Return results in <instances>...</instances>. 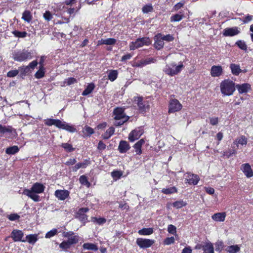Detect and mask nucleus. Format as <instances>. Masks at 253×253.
<instances>
[{
    "label": "nucleus",
    "instance_id": "56",
    "mask_svg": "<svg viewBox=\"0 0 253 253\" xmlns=\"http://www.w3.org/2000/svg\"><path fill=\"white\" fill-rule=\"evenodd\" d=\"M19 73V71L18 70H10L7 73V77L9 78H13L16 76Z\"/></svg>",
    "mask_w": 253,
    "mask_h": 253
},
{
    "label": "nucleus",
    "instance_id": "41",
    "mask_svg": "<svg viewBox=\"0 0 253 253\" xmlns=\"http://www.w3.org/2000/svg\"><path fill=\"white\" fill-rule=\"evenodd\" d=\"M12 131V127L11 126H3L0 124V136H2L6 132L11 133Z\"/></svg>",
    "mask_w": 253,
    "mask_h": 253
},
{
    "label": "nucleus",
    "instance_id": "2",
    "mask_svg": "<svg viewBox=\"0 0 253 253\" xmlns=\"http://www.w3.org/2000/svg\"><path fill=\"white\" fill-rule=\"evenodd\" d=\"M236 84L229 79H224L220 84L221 93L224 96H231L236 90Z\"/></svg>",
    "mask_w": 253,
    "mask_h": 253
},
{
    "label": "nucleus",
    "instance_id": "50",
    "mask_svg": "<svg viewBox=\"0 0 253 253\" xmlns=\"http://www.w3.org/2000/svg\"><path fill=\"white\" fill-rule=\"evenodd\" d=\"M123 175V172L120 170H113L111 172V176L115 180L120 179Z\"/></svg>",
    "mask_w": 253,
    "mask_h": 253
},
{
    "label": "nucleus",
    "instance_id": "20",
    "mask_svg": "<svg viewBox=\"0 0 253 253\" xmlns=\"http://www.w3.org/2000/svg\"><path fill=\"white\" fill-rule=\"evenodd\" d=\"M91 162L90 159H84L82 163H78L72 167V170L74 172L77 171L79 169H85L87 166L90 165Z\"/></svg>",
    "mask_w": 253,
    "mask_h": 253
},
{
    "label": "nucleus",
    "instance_id": "35",
    "mask_svg": "<svg viewBox=\"0 0 253 253\" xmlns=\"http://www.w3.org/2000/svg\"><path fill=\"white\" fill-rule=\"evenodd\" d=\"M203 253H214V248L211 243L210 242L203 246Z\"/></svg>",
    "mask_w": 253,
    "mask_h": 253
},
{
    "label": "nucleus",
    "instance_id": "63",
    "mask_svg": "<svg viewBox=\"0 0 253 253\" xmlns=\"http://www.w3.org/2000/svg\"><path fill=\"white\" fill-rule=\"evenodd\" d=\"M38 62L37 60H33L31 62H30L29 65L27 66L30 70L31 71V70H34L38 65Z\"/></svg>",
    "mask_w": 253,
    "mask_h": 253
},
{
    "label": "nucleus",
    "instance_id": "53",
    "mask_svg": "<svg viewBox=\"0 0 253 253\" xmlns=\"http://www.w3.org/2000/svg\"><path fill=\"white\" fill-rule=\"evenodd\" d=\"M58 233V231L57 229H53L47 232L45 235V237L46 238H50Z\"/></svg>",
    "mask_w": 253,
    "mask_h": 253
},
{
    "label": "nucleus",
    "instance_id": "19",
    "mask_svg": "<svg viewBox=\"0 0 253 253\" xmlns=\"http://www.w3.org/2000/svg\"><path fill=\"white\" fill-rule=\"evenodd\" d=\"M236 88L240 94L246 93L251 90V85L248 83L236 84Z\"/></svg>",
    "mask_w": 253,
    "mask_h": 253
},
{
    "label": "nucleus",
    "instance_id": "8",
    "mask_svg": "<svg viewBox=\"0 0 253 253\" xmlns=\"http://www.w3.org/2000/svg\"><path fill=\"white\" fill-rule=\"evenodd\" d=\"M79 239V236H74L67 241H63L59 244V247L64 251H67L71 248L72 245L77 244Z\"/></svg>",
    "mask_w": 253,
    "mask_h": 253
},
{
    "label": "nucleus",
    "instance_id": "32",
    "mask_svg": "<svg viewBox=\"0 0 253 253\" xmlns=\"http://www.w3.org/2000/svg\"><path fill=\"white\" fill-rule=\"evenodd\" d=\"M83 247L84 249L91 250L94 252L97 251L98 249V248L96 244L90 243H84L83 245Z\"/></svg>",
    "mask_w": 253,
    "mask_h": 253
},
{
    "label": "nucleus",
    "instance_id": "12",
    "mask_svg": "<svg viewBox=\"0 0 253 253\" xmlns=\"http://www.w3.org/2000/svg\"><path fill=\"white\" fill-rule=\"evenodd\" d=\"M70 192L65 189H58L55 190L54 196L60 201H64L67 199L70 198Z\"/></svg>",
    "mask_w": 253,
    "mask_h": 253
},
{
    "label": "nucleus",
    "instance_id": "37",
    "mask_svg": "<svg viewBox=\"0 0 253 253\" xmlns=\"http://www.w3.org/2000/svg\"><path fill=\"white\" fill-rule=\"evenodd\" d=\"M37 234H30L26 236V241L31 244H34L38 240Z\"/></svg>",
    "mask_w": 253,
    "mask_h": 253
},
{
    "label": "nucleus",
    "instance_id": "49",
    "mask_svg": "<svg viewBox=\"0 0 253 253\" xmlns=\"http://www.w3.org/2000/svg\"><path fill=\"white\" fill-rule=\"evenodd\" d=\"M18 71H20L21 76H26L31 72L27 66L20 67Z\"/></svg>",
    "mask_w": 253,
    "mask_h": 253
},
{
    "label": "nucleus",
    "instance_id": "15",
    "mask_svg": "<svg viewBox=\"0 0 253 253\" xmlns=\"http://www.w3.org/2000/svg\"><path fill=\"white\" fill-rule=\"evenodd\" d=\"M24 233L22 230L14 229L11 233V237L14 242H25L26 240H23Z\"/></svg>",
    "mask_w": 253,
    "mask_h": 253
},
{
    "label": "nucleus",
    "instance_id": "57",
    "mask_svg": "<svg viewBox=\"0 0 253 253\" xmlns=\"http://www.w3.org/2000/svg\"><path fill=\"white\" fill-rule=\"evenodd\" d=\"M162 38L164 40V41H165L168 42H172L174 39V37L170 34L164 35V34H162Z\"/></svg>",
    "mask_w": 253,
    "mask_h": 253
},
{
    "label": "nucleus",
    "instance_id": "10",
    "mask_svg": "<svg viewBox=\"0 0 253 253\" xmlns=\"http://www.w3.org/2000/svg\"><path fill=\"white\" fill-rule=\"evenodd\" d=\"M125 108L124 107H117L114 109L113 114L114 116V119L115 120H121L126 119V116L125 112Z\"/></svg>",
    "mask_w": 253,
    "mask_h": 253
},
{
    "label": "nucleus",
    "instance_id": "5",
    "mask_svg": "<svg viewBox=\"0 0 253 253\" xmlns=\"http://www.w3.org/2000/svg\"><path fill=\"white\" fill-rule=\"evenodd\" d=\"M151 43L152 41L149 37H144L139 38L136 39L134 42H131L130 43L129 45V49L130 50H134L144 45L149 46Z\"/></svg>",
    "mask_w": 253,
    "mask_h": 253
},
{
    "label": "nucleus",
    "instance_id": "33",
    "mask_svg": "<svg viewBox=\"0 0 253 253\" xmlns=\"http://www.w3.org/2000/svg\"><path fill=\"white\" fill-rule=\"evenodd\" d=\"M32 15L30 11L26 10L22 13V19L25 21L29 23L32 19Z\"/></svg>",
    "mask_w": 253,
    "mask_h": 253
},
{
    "label": "nucleus",
    "instance_id": "45",
    "mask_svg": "<svg viewBox=\"0 0 253 253\" xmlns=\"http://www.w3.org/2000/svg\"><path fill=\"white\" fill-rule=\"evenodd\" d=\"M177 190L175 187H171L168 188H163L162 190V192L165 194H171L177 193Z\"/></svg>",
    "mask_w": 253,
    "mask_h": 253
},
{
    "label": "nucleus",
    "instance_id": "48",
    "mask_svg": "<svg viewBox=\"0 0 253 253\" xmlns=\"http://www.w3.org/2000/svg\"><path fill=\"white\" fill-rule=\"evenodd\" d=\"M61 147L67 152H72L75 150V148L73 147L72 145L68 143H62Z\"/></svg>",
    "mask_w": 253,
    "mask_h": 253
},
{
    "label": "nucleus",
    "instance_id": "38",
    "mask_svg": "<svg viewBox=\"0 0 253 253\" xmlns=\"http://www.w3.org/2000/svg\"><path fill=\"white\" fill-rule=\"evenodd\" d=\"M79 181L82 185H85L87 188L90 186V183L88 181L87 177L84 175H82L80 177Z\"/></svg>",
    "mask_w": 253,
    "mask_h": 253
},
{
    "label": "nucleus",
    "instance_id": "61",
    "mask_svg": "<svg viewBox=\"0 0 253 253\" xmlns=\"http://www.w3.org/2000/svg\"><path fill=\"white\" fill-rule=\"evenodd\" d=\"M168 231L171 234H175L176 232V228L175 226L170 224L168 225Z\"/></svg>",
    "mask_w": 253,
    "mask_h": 253
},
{
    "label": "nucleus",
    "instance_id": "22",
    "mask_svg": "<svg viewBox=\"0 0 253 253\" xmlns=\"http://www.w3.org/2000/svg\"><path fill=\"white\" fill-rule=\"evenodd\" d=\"M61 122L59 119H47L45 120L44 124L47 126H51L52 125L55 126L59 128L61 127Z\"/></svg>",
    "mask_w": 253,
    "mask_h": 253
},
{
    "label": "nucleus",
    "instance_id": "55",
    "mask_svg": "<svg viewBox=\"0 0 253 253\" xmlns=\"http://www.w3.org/2000/svg\"><path fill=\"white\" fill-rule=\"evenodd\" d=\"M43 18H44V19L45 20H46L47 21H50L53 18V16H52V14L48 10L45 11V12L43 14Z\"/></svg>",
    "mask_w": 253,
    "mask_h": 253
},
{
    "label": "nucleus",
    "instance_id": "42",
    "mask_svg": "<svg viewBox=\"0 0 253 253\" xmlns=\"http://www.w3.org/2000/svg\"><path fill=\"white\" fill-rule=\"evenodd\" d=\"M235 45H237L240 49L247 51V45L246 42L242 40H238L235 42Z\"/></svg>",
    "mask_w": 253,
    "mask_h": 253
},
{
    "label": "nucleus",
    "instance_id": "11",
    "mask_svg": "<svg viewBox=\"0 0 253 253\" xmlns=\"http://www.w3.org/2000/svg\"><path fill=\"white\" fill-rule=\"evenodd\" d=\"M144 130L142 127H139L131 131L129 134L128 139L130 141L133 142L138 139L143 133Z\"/></svg>",
    "mask_w": 253,
    "mask_h": 253
},
{
    "label": "nucleus",
    "instance_id": "7",
    "mask_svg": "<svg viewBox=\"0 0 253 253\" xmlns=\"http://www.w3.org/2000/svg\"><path fill=\"white\" fill-rule=\"evenodd\" d=\"M168 107V112L171 114L180 111L182 108V105L177 99H170Z\"/></svg>",
    "mask_w": 253,
    "mask_h": 253
},
{
    "label": "nucleus",
    "instance_id": "21",
    "mask_svg": "<svg viewBox=\"0 0 253 253\" xmlns=\"http://www.w3.org/2000/svg\"><path fill=\"white\" fill-rule=\"evenodd\" d=\"M130 148L129 143L125 140H121L119 143L118 150L120 153H126Z\"/></svg>",
    "mask_w": 253,
    "mask_h": 253
},
{
    "label": "nucleus",
    "instance_id": "54",
    "mask_svg": "<svg viewBox=\"0 0 253 253\" xmlns=\"http://www.w3.org/2000/svg\"><path fill=\"white\" fill-rule=\"evenodd\" d=\"M236 149H229L228 150L224 152L223 155L226 156L227 158H229L232 155L236 154Z\"/></svg>",
    "mask_w": 253,
    "mask_h": 253
},
{
    "label": "nucleus",
    "instance_id": "4",
    "mask_svg": "<svg viewBox=\"0 0 253 253\" xmlns=\"http://www.w3.org/2000/svg\"><path fill=\"white\" fill-rule=\"evenodd\" d=\"M183 68L182 63H180L178 65H176L174 63H171L167 64L163 71L166 75L172 77L178 74Z\"/></svg>",
    "mask_w": 253,
    "mask_h": 253
},
{
    "label": "nucleus",
    "instance_id": "26",
    "mask_svg": "<svg viewBox=\"0 0 253 253\" xmlns=\"http://www.w3.org/2000/svg\"><path fill=\"white\" fill-rule=\"evenodd\" d=\"M144 143V140L143 139H141L133 145V148H134L137 155H140L142 154V151L141 148Z\"/></svg>",
    "mask_w": 253,
    "mask_h": 253
},
{
    "label": "nucleus",
    "instance_id": "31",
    "mask_svg": "<svg viewBox=\"0 0 253 253\" xmlns=\"http://www.w3.org/2000/svg\"><path fill=\"white\" fill-rule=\"evenodd\" d=\"M19 151V147L16 145H14L7 147L5 150V153L8 155H14Z\"/></svg>",
    "mask_w": 253,
    "mask_h": 253
},
{
    "label": "nucleus",
    "instance_id": "6",
    "mask_svg": "<svg viewBox=\"0 0 253 253\" xmlns=\"http://www.w3.org/2000/svg\"><path fill=\"white\" fill-rule=\"evenodd\" d=\"M133 99L134 101L137 105L138 110L140 113L144 114L149 110L150 108L149 102L144 100L142 96H135Z\"/></svg>",
    "mask_w": 253,
    "mask_h": 253
},
{
    "label": "nucleus",
    "instance_id": "40",
    "mask_svg": "<svg viewBox=\"0 0 253 253\" xmlns=\"http://www.w3.org/2000/svg\"><path fill=\"white\" fill-rule=\"evenodd\" d=\"M83 133L86 136H90L94 133V131L91 127L88 126H85L83 130Z\"/></svg>",
    "mask_w": 253,
    "mask_h": 253
},
{
    "label": "nucleus",
    "instance_id": "1",
    "mask_svg": "<svg viewBox=\"0 0 253 253\" xmlns=\"http://www.w3.org/2000/svg\"><path fill=\"white\" fill-rule=\"evenodd\" d=\"M45 186L40 182H36L33 184L30 189H24L23 194L27 196L34 202L40 201V197L38 194L42 193L45 190Z\"/></svg>",
    "mask_w": 253,
    "mask_h": 253
},
{
    "label": "nucleus",
    "instance_id": "62",
    "mask_svg": "<svg viewBox=\"0 0 253 253\" xmlns=\"http://www.w3.org/2000/svg\"><path fill=\"white\" fill-rule=\"evenodd\" d=\"M8 219L10 221H15L20 218V216L17 213H11L8 216Z\"/></svg>",
    "mask_w": 253,
    "mask_h": 253
},
{
    "label": "nucleus",
    "instance_id": "30",
    "mask_svg": "<svg viewBox=\"0 0 253 253\" xmlns=\"http://www.w3.org/2000/svg\"><path fill=\"white\" fill-rule=\"evenodd\" d=\"M95 86L94 83L89 84L84 89V90L82 92V95L83 96H86L90 93H91L93 90H94Z\"/></svg>",
    "mask_w": 253,
    "mask_h": 253
},
{
    "label": "nucleus",
    "instance_id": "13",
    "mask_svg": "<svg viewBox=\"0 0 253 253\" xmlns=\"http://www.w3.org/2000/svg\"><path fill=\"white\" fill-rule=\"evenodd\" d=\"M154 47L157 50H161L164 46V42L162 38V33H158L154 37Z\"/></svg>",
    "mask_w": 253,
    "mask_h": 253
},
{
    "label": "nucleus",
    "instance_id": "34",
    "mask_svg": "<svg viewBox=\"0 0 253 253\" xmlns=\"http://www.w3.org/2000/svg\"><path fill=\"white\" fill-rule=\"evenodd\" d=\"M154 230L153 228H143L138 230V233L140 235H150L153 234Z\"/></svg>",
    "mask_w": 253,
    "mask_h": 253
},
{
    "label": "nucleus",
    "instance_id": "16",
    "mask_svg": "<svg viewBox=\"0 0 253 253\" xmlns=\"http://www.w3.org/2000/svg\"><path fill=\"white\" fill-rule=\"evenodd\" d=\"M223 73V69L221 65H213L211 67L210 74L212 77H219Z\"/></svg>",
    "mask_w": 253,
    "mask_h": 253
},
{
    "label": "nucleus",
    "instance_id": "47",
    "mask_svg": "<svg viewBox=\"0 0 253 253\" xmlns=\"http://www.w3.org/2000/svg\"><path fill=\"white\" fill-rule=\"evenodd\" d=\"M154 8L152 4H146L142 8V11L143 13H148L153 11Z\"/></svg>",
    "mask_w": 253,
    "mask_h": 253
},
{
    "label": "nucleus",
    "instance_id": "29",
    "mask_svg": "<svg viewBox=\"0 0 253 253\" xmlns=\"http://www.w3.org/2000/svg\"><path fill=\"white\" fill-rule=\"evenodd\" d=\"M118 72L117 70H110L108 74V79L111 82H114L118 78Z\"/></svg>",
    "mask_w": 253,
    "mask_h": 253
},
{
    "label": "nucleus",
    "instance_id": "58",
    "mask_svg": "<svg viewBox=\"0 0 253 253\" xmlns=\"http://www.w3.org/2000/svg\"><path fill=\"white\" fill-rule=\"evenodd\" d=\"M210 124L212 126H216L219 123V119L218 117H210Z\"/></svg>",
    "mask_w": 253,
    "mask_h": 253
},
{
    "label": "nucleus",
    "instance_id": "25",
    "mask_svg": "<svg viewBox=\"0 0 253 253\" xmlns=\"http://www.w3.org/2000/svg\"><path fill=\"white\" fill-rule=\"evenodd\" d=\"M61 127L59 128H62L70 132H75L77 131V129L72 125H70L69 124L65 122H61Z\"/></svg>",
    "mask_w": 253,
    "mask_h": 253
},
{
    "label": "nucleus",
    "instance_id": "60",
    "mask_svg": "<svg viewBox=\"0 0 253 253\" xmlns=\"http://www.w3.org/2000/svg\"><path fill=\"white\" fill-rule=\"evenodd\" d=\"M174 238L173 237L166 238L164 241V244L165 245H169L174 243Z\"/></svg>",
    "mask_w": 253,
    "mask_h": 253
},
{
    "label": "nucleus",
    "instance_id": "39",
    "mask_svg": "<svg viewBox=\"0 0 253 253\" xmlns=\"http://www.w3.org/2000/svg\"><path fill=\"white\" fill-rule=\"evenodd\" d=\"M11 33L15 37L19 38H25L28 35L26 31L21 32L17 30H14Z\"/></svg>",
    "mask_w": 253,
    "mask_h": 253
},
{
    "label": "nucleus",
    "instance_id": "52",
    "mask_svg": "<svg viewBox=\"0 0 253 253\" xmlns=\"http://www.w3.org/2000/svg\"><path fill=\"white\" fill-rule=\"evenodd\" d=\"M186 205V202H184L183 200L176 201L172 204L173 207L177 209L181 208L185 206Z\"/></svg>",
    "mask_w": 253,
    "mask_h": 253
},
{
    "label": "nucleus",
    "instance_id": "36",
    "mask_svg": "<svg viewBox=\"0 0 253 253\" xmlns=\"http://www.w3.org/2000/svg\"><path fill=\"white\" fill-rule=\"evenodd\" d=\"M225 251L229 253H237L240 251V247L238 245L228 246Z\"/></svg>",
    "mask_w": 253,
    "mask_h": 253
},
{
    "label": "nucleus",
    "instance_id": "18",
    "mask_svg": "<svg viewBox=\"0 0 253 253\" xmlns=\"http://www.w3.org/2000/svg\"><path fill=\"white\" fill-rule=\"evenodd\" d=\"M241 169L247 177L250 178L253 176V170L249 163L242 164Z\"/></svg>",
    "mask_w": 253,
    "mask_h": 253
},
{
    "label": "nucleus",
    "instance_id": "23",
    "mask_svg": "<svg viewBox=\"0 0 253 253\" xmlns=\"http://www.w3.org/2000/svg\"><path fill=\"white\" fill-rule=\"evenodd\" d=\"M226 214L225 212H217L211 216V218L217 222H223L225 220Z\"/></svg>",
    "mask_w": 253,
    "mask_h": 253
},
{
    "label": "nucleus",
    "instance_id": "43",
    "mask_svg": "<svg viewBox=\"0 0 253 253\" xmlns=\"http://www.w3.org/2000/svg\"><path fill=\"white\" fill-rule=\"evenodd\" d=\"M45 68L39 67V70L35 74V77L36 79H41L45 75Z\"/></svg>",
    "mask_w": 253,
    "mask_h": 253
},
{
    "label": "nucleus",
    "instance_id": "64",
    "mask_svg": "<svg viewBox=\"0 0 253 253\" xmlns=\"http://www.w3.org/2000/svg\"><path fill=\"white\" fill-rule=\"evenodd\" d=\"M88 211H89V209L88 208H81L79 209L77 214V215L85 214V213L88 212Z\"/></svg>",
    "mask_w": 253,
    "mask_h": 253
},
{
    "label": "nucleus",
    "instance_id": "27",
    "mask_svg": "<svg viewBox=\"0 0 253 253\" xmlns=\"http://www.w3.org/2000/svg\"><path fill=\"white\" fill-rule=\"evenodd\" d=\"M184 15L183 11H180L178 13L172 15L170 18L171 22H179L184 17Z\"/></svg>",
    "mask_w": 253,
    "mask_h": 253
},
{
    "label": "nucleus",
    "instance_id": "59",
    "mask_svg": "<svg viewBox=\"0 0 253 253\" xmlns=\"http://www.w3.org/2000/svg\"><path fill=\"white\" fill-rule=\"evenodd\" d=\"M185 4L184 1H181L178 3H177L173 7V9L174 11H178L181 7H182Z\"/></svg>",
    "mask_w": 253,
    "mask_h": 253
},
{
    "label": "nucleus",
    "instance_id": "14",
    "mask_svg": "<svg viewBox=\"0 0 253 253\" xmlns=\"http://www.w3.org/2000/svg\"><path fill=\"white\" fill-rule=\"evenodd\" d=\"M187 177L185 179L186 183L189 185H196L200 180V177L198 175L192 173L190 172L186 173Z\"/></svg>",
    "mask_w": 253,
    "mask_h": 253
},
{
    "label": "nucleus",
    "instance_id": "24",
    "mask_svg": "<svg viewBox=\"0 0 253 253\" xmlns=\"http://www.w3.org/2000/svg\"><path fill=\"white\" fill-rule=\"evenodd\" d=\"M229 68L232 74L235 76H238L242 72V70L238 64L231 63L230 65Z\"/></svg>",
    "mask_w": 253,
    "mask_h": 253
},
{
    "label": "nucleus",
    "instance_id": "51",
    "mask_svg": "<svg viewBox=\"0 0 253 253\" xmlns=\"http://www.w3.org/2000/svg\"><path fill=\"white\" fill-rule=\"evenodd\" d=\"M236 142L238 144L246 145L248 142V139L244 135L241 136L239 138L236 139Z\"/></svg>",
    "mask_w": 253,
    "mask_h": 253
},
{
    "label": "nucleus",
    "instance_id": "46",
    "mask_svg": "<svg viewBox=\"0 0 253 253\" xmlns=\"http://www.w3.org/2000/svg\"><path fill=\"white\" fill-rule=\"evenodd\" d=\"M224 245L223 242L221 240H217L215 243V251L219 253L221 252L223 250Z\"/></svg>",
    "mask_w": 253,
    "mask_h": 253
},
{
    "label": "nucleus",
    "instance_id": "28",
    "mask_svg": "<svg viewBox=\"0 0 253 253\" xmlns=\"http://www.w3.org/2000/svg\"><path fill=\"white\" fill-rule=\"evenodd\" d=\"M114 132L115 128L113 126H111L102 135V137L105 140L108 139L114 134Z\"/></svg>",
    "mask_w": 253,
    "mask_h": 253
},
{
    "label": "nucleus",
    "instance_id": "3",
    "mask_svg": "<svg viewBox=\"0 0 253 253\" xmlns=\"http://www.w3.org/2000/svg\"><path fill=\"white\" fill-rule=\"evenodd\" d=\"M13 59L17 62L26 61L33 58L32 53L28 50L23 49L22 50H15L12 53Z\"/></svg>",
    "mask_w": 253,
    "mask_h": 253
},
{
    "label": "nucleus",
    "instance_id": "9",
    "mask_svg": "<svg viewBox=\"0 0 253 253\" xmlns=\"http://www.w3.org/2000/svg\"><path fill=\"white\" fill-rule=\"evenodd\" d=\"M155 243L152 239L138 238L136 239V244L142 249H147L151 247Z\"/></svg>",
    "mask_w": 253,
    "mask_h": 253
},
{
    "label": "nucleus",
    "instance_id": "44",
    "mask_svg": "<svg viewBox=\"0 0 253 253\" xmlns=\"http://www.w3.org/2000/svg\"><path fill=\"white\" fill-rule=\"evenodd\" d=\"M91 221L95 223L96 222L98 225H102L106 222V219L104 217H99L92 216L91 217Z\"/></svg>",
    "mask_w": 253,
    "mask_h": 253
},
{
    "label": "nucleus",
    "instance_id": "17",
    "mask_svg": "<svg viewBox=\"0 0 253 253\" xmlns=\"http://www.w3.org/2000/svg\"><path fill=\"white\" fill-rule=\"evenodd\" d=\"M240 31L237 27L227 28L223 30V35L225 37H233L239 34Z\"/></svg>",
    "mask_w": 253,
    "mask_h": 253
}]
</instances>
